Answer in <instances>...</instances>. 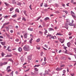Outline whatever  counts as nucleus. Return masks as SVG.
Masks as SVG:
<instances>
[{"label":"nucleus","instance_id":"nucleus-1","mask_svg":"<svg viewBox=\"0 0 76 76\" xmlns=\"http://www.w3.org/2000/svg\"><path fill=\"white\" fill-rule=\"evenodd\" d=\"M23 49L24 51H29V46L28 45H25L23 47Z\"/></svg>","mask_w":76,"mask_h":76},{"label":"nucleus","instance_id":"nucleus-2","mask_svg":"<svg viewBox=\"0 0 76 76\" xmlns=\"http://www.w3.org/2000/svg\"><path fill=\"white\" fill-rule=\"evenodd\" d=\"M71 16H72L73 18H74V19H75L76 18V15H75V13H74L73 12L71 11Z\"/></svg>","mask_w":76,"mask_h":76},{"label":"nucleus","instance_id":"nucleus-3","mask_svg":"<svg viewBox=\"0 0 76 76\" xmlns=\"http://www.w3.org/2000/svg\"><path fill=\"white\" fill-rule=\"evenodd\" d=\"M59 41L61 43V44H63V43H64V39H59Z\"/></svg>","mask_w":76,"mask_h":76},{"label":"nucleus","instance_id":"nucleus-4","mask_svg":"<svg viewBox=\"0 0 76 76\" xmlns=\"http://www.w3.org/2000/svg\"><path fill=\"white\" fill-rule=\"evenodd\" d=\"M68 25H69L70 26H73L74 27H75L76 25L75 24L72 23H69V24H68Z\"/></svg>","mask_w":76,"mask_h":76},{"label":"nucleus","instance_id":"nucleus-5","mask_svg":"<svg viewBox=\"0 0 76 76\" xmlns=\"http://www.w3.org/2000/svg\"><path fill=\"white\" fill-rule=\"evenodd\" d=\"M62 69H63V68H57L56 70L57 71H60Z\"/></svg>","mask_w":76,"mask_h":76},{"label":"nucleus","instance_id":"nucleus-6","mask_svg":"<svg viewBox=\"0 0 76 76\" xmlns=\"http://www.w3.org/2000/svg\"><path fill=\"white\" fill-rule=\"evenodd\" d=\"M24 38H27V37H28V34L25 33L24 35Z\"/></svg>","mask_w":76,"mask_h":76},{"label":"nucleus","instance_id":"nucleus-7","mask_svg":"<svg viewBox=\"0 0 76 76\" xmlns=\"http://www.w3.org/2000/svg\"><path fill=\"white\" fill-rule=\"evenodd\" d=\"M56 35H60V36H61V35H63V34H61V32H59L57 33L56 34Z\"/></svg>","mask_w":76,"mask_h":76},{"label":"nucleus","instance_id":"nucleus-8","mask_svg":"<svg viewBox=\"0 0 76 76\" xmlns=\"http://www.w3.org/2000/svg\"><path fill=\"white\" fill-rule=\"evenodd\" d=\"M44 30H45V31L44 32V34L45 35L47 34V33H48V31H47V29L45 28H44Z\"/></svg>","mask_w":76,"mask_h":76},{"label":"nucleus","instance_id":"nucleus-9","mask_svg":"<svg viewBox=\"0 0 76 76\" xmlns=\"http://www.w3.org/2000/svg\"><path fill=\"white\" fill-rule=\"evenodd\" d=\"M71 45V43L70 42H68L67 43V45L68 47H70V45Z\"/></svg>","mask_w":76,"mask_h":76},{"label":"nucleus","instance_id":"nucleus-10","mask_svg":"<svg viewBox=\"0 0 76 76\" xmlns=\"http://www.w3.org/2000/svg\"><path fill=\"white\" fill-rule=\"evenodd\" d=\"M9 23H10L9 22H8L7 23H4L3 24V26H6V25H9Z\"/></svg>","mask_w":76,"mask_h":76},{"label":"nucleus","instance_id":"nucleus-11","mask_svg":"<svg viewBox=\"0 0 76 76\" xmlns=\"http://www.w3.org/2000/svg\"><path fill=\"white\" fill-rule=\"evenodd\" d=\"M18 51L19 52H20L22 51V49L21 47H20L18 49Z\"/></svg>","mask_w":76,"mask_h":76},{"label":"nucleus","instance_id":"nucleus-12","mask_svg":"<svg viewBox=\"0 0 76 76\" xmlns=\"http://www.w3.org/2000/svg\"><path fill=\"white\" fill-rule=\"evenodd\" d=\"M49 31H54V30L53 28H48Z\"/></svg>","mask_w":76,"mask_h":76},{"label":"nucleus","instance_id":"nucleus-13","mask_svg":"<svg viewBox=\"0 0 76 76\" xmlns=\"http://www.w3.org/2000/svg\"><path fill=\"white\" fill-rule=\"evenodd\" d=\"M51 38H53V39H56V38H57V37L56 36H51V37L50 38V39H51Z\"/></svg>","mask_w":76,"mask_h":76},{"label":"nucleus","instance_id":"nucleus-14","mask_svg":"<svg viewBox=\"0 0 76 76\" xmlns=\"http://www.w3.org/2000/svg\"><path fill=\"white\" fill-rule=\"evenodd\" d=\"M28 58L29 60H31L32 59V58L31 57V56H28Z\"/></svg>","mask_w":76,"mask_h":76},{"label":"nucleus","instance_id":"nucleus-15","mask_svg":"<svg viewBox=\"0 0 76 76\" xmlns=\"http://www.w3.org/2000/svg\"><path fill=\"white\" fill-rule=\"evenodd\" d=\"M22 62H23L24 61V60L23 59V57H21L20 58Z\"/></svg>","mask_w":76,"mask_h":76},{"label":"nucleus","instance_id":"nucleus-16","mask_svg":"<svg viewBox=\"0 0 76 76\" xmlns=\"http://www.w3.org/2000/svg\"><path fill=\"white\" fill-rule=\"evenodd\" d=\"M12 17L13 18H16V17H17V15H16V14H15L12 16Z\"/></svg>","mask_w":76,"mask_h":76},{"label":"nucleus","instance_id":"nucleus-17","mask_svg":"<svg viewBox=\"0 0 76 76\" xmlns=\"http://www.w3.org/2000/svg\"><path fill=\"white\" fill-rule=\"evenodd\" d=\"M13 72L14 71H12L11 73L10 74V76H13Z\"/></svg>","mask_w":76,"mask_h":76},{"label":"nucleus","instance_id":"nucleus-18","mask_svg":"<svg viewBox=\"0 0 76 76\" xmlns=\"http://www.w3.org/2000/svg\"><path fill=\"white\" fill-rule=\"evenodd\" d=\"M50 19V18L48 17H47L45 18L44 19L45 20H49Z\"/></svg>","mask_w":76,"mask_h":76},{"label":"nucleus","instance_id":"nucleus-19","mask_svg":"<svg viewBox=\"0 0 76 76\" xmlns=\"http://www.w3.org/2000/svg\"><path fill=\"white\" fill-rule=\"evenodd\" d=\"M26 11L25 10H24V15H25L26 16H28V15H27V14H26Z\"/></svg>","mask_w":76,"mask_h":76},{"label":"nucleus","instance_id":"nucleus-20","mask_svg":"<svg viewBox=\"0 0 76 76\" xmlns=\"http://www.w3.org/2000/svg\"><path fill=\"white\" fill-rule=\"evenodd\" d=\"M28 30H29V31H33V28H28Z\"/></svg>","mask_w":76,"mask_h":76},{"label":"nucleus","instance_id":"nucleus-21","mask_svg":"<svg viewBox=\"0 0 76 76\" xmlns=\"http://www.w3.org/2000/svg\"><path fill=\"white\" fill-rule=\"evenodd\" d=\"M34 75H37L38 74V72L37 71H34Z\"/></svg>","mask_w":76,"mask_h":76},{"label":"nucleus","instance_id":"nucleus-22","mask_svg":"<svg viewBox=\"0 0 76 76\" xmlns=\"http://www.w3.org/2000/svg\"><path fill=\"white\" fill-rule=\"evenodd\" d=\"M1 44L3 45H4L6 44L5 43V42H1Z\"/></svg>","mask_w":76,"mask_h":76},{"label":"nucleus","instance_id":"nucleus-23","mask_svg":"<svg viewBox=\"0 0 76 76\" xmlns=\"http://www.w3.org/2000/svg\"><path fill=\"white\" fill-rule=\"evenodd\" d=\"M12 4H16V2L15 1V0H13L12 1Z\"/></svg>","mask_w":76,"mask_h":76},{"label":"nucleus","instance_id":"nucleus-24","mask_svg":"<svg viewBox=\"0 0 76 76\" xmlns=\"http://www.w3.org/2000/svg\"><path fill=\"white\" fill-rule=\"evenodd\" d=\"M8 61H11V62H12V63H13V60L11 59H8Z\"/></svg>","mask_w":76,"mask_h":76},{"label":"nucleus","instance_id":"nucleus-25","mask_svg":"<svg viewBox=\"0 0 76 76\" xmlns=\"http://www.w3.org/2000/svg\"><path fill=\"white\" fill-rule=\"evenodd\" d=\"M4 4L6 5V6H9V4H7V3L5 2Z\"/></svg>","mask_w":76,"mask_h":76},{"label":"nucleus","instance_id":"nucleus-26","mask_svg":"<svg viewBox=\"0 0 76 76\" xmlns=\"http://www.w3.org/2000/svg\"><path fill=\"white\" fill-rule=\"evenodd\" d=\"M44 6L45 7H48V5H47L45 3L44 4Z\"/></svg>","mask_w":76,"mask_h":76},{"label":"nucleus","instance_id":"nucleus-27","mask_svg":"<svg viewBox=\"0 0 76 76\" xmlns=\"http://www.w3.org/2000/svg\"><path fill=\"white\" fill-rule=\"evenodd\" d=\"M34 69L35 70L34 71H35L36 72H38V70H39L37 68H35Z\"/></svg>","mask_w":76,"mask_h":76},{"label":"nucleus","instance_id":"nucleus-28","mask_svg":"<svg viewBox=\"0 0 76 76\" xmlns=\"http://www.w3.org/2000/svg\"><path fill=\"white\" fill-rule=\"evenodd\" d=\"M45 73H46V75H48V74H49V73H48V71L46 70L45 71Z\"/></svg>","mask_w":76,"mask_h":76},{"label":"nucleus","instance_id":"nucleus-29","mask_svg":"<svg viewBox=\"0 0 76 76\" xmlns=\"http://www.w3.org/2000/svg\"><path fill=\"white\" fill-rule=\"evenodd\" d=\"M7 64V62H4L3 63V64L4 65H6Z\"/></svg>","mask_w":76,"mask_h":76},{"label":"nucleus","instance_id":"nucleus-30","mask_svg":"<svg viewBox=\"0 0 76 76\" xmlns=\"http://www.w3.org/2000/svg\"><path fill=\"white\" fill-rule=\"evenodd\" d=\"M42 25L43 27H45V23L44 22H43Z\"/></svg>","mask_w":76,"mask_h":76},{"label":"nucleus","instance_id":"nucleus-31","mask_svg":"<svg viewBox=\"0 0 76 76\" xmlns=\"http://www.w3.org/2000/svg\"><path fill=\"white\" fill-rule=\"evenodd\" d=\"M55 5L56 6V7H59V5L57 3H55Z\"/></svg>","mask_w":76,"mask_h":76},{"label":"nucleus","instance_id":"nucleus-32","mask_svg":"<svg viewBox=\"0 0 76 76\" xmlns=\"http://www.w3.org/2000/svg\"><path fill=\"white\" fill-rule=\"evenodd\" d=\"M16 12H18V13H19V9H17L16 10H15Z\"/></svg>","mask_w":76,"mask_h":76},{"label":"nucleus","instance_id":"nucleus-33","mask_svg":"<svg viewBox=\"0 0 76 76\" xmlns=\"http://www.w3.org/2000/svg\"><path fill=\"white\" fill-rule=\"evenodd\" d=\"M55 13H60V12H59V11L58 10L57 11H56L55 12Z\"/></svg>","mask_w":76,"mask_h":76},{"label":"nucleus","instance_id":"nucleus-34","mask_svg":"<svg viewBox=\"0 0 76 76\" xmlns=\"http://www.w3.org/2000/svg\"><path fill=\"white\" fill-rule=\"evenodd\" d=\"M14 9V8H10V12H12V10H13Z\"/></svg>","mask_w":76,"mask_h":76},{"label":"nucleus","instance_id":"nucleus-35","mask_svg":"<svg viewBox=\"0 0 76 76\" xmlns=\"http://www.w3.org/2000/svg\"><path fill=\"white\" fill-rule=\"evenodd\" d=\"M4 55H5L4 53L3 52H2L1 53V56L2 57H4Z\"/></svg>","mask_w":76,"mask_h":76},{"label":"nucleus","instance_id":"nucleus-36","mask_svg":"<svg viewBox=\"0 0 76 76\" xmlns=\"http://www.w3.org/2000/svg\"><path fill=\"white\" fill-rule=\"evenodd\" d=\"M23 20H24V21H26V18L24 17H23L22 18Z\"/></svg>","mask_w":76,"mask_h":76},{"label":"nucleus","instance_id":"nucleus-37","mask_svg":"<svg viewBox=\"0 0 76 76\" xmlns=\"http://www.w3.org/2000/svg\"><path fill=\"white\" fill-rule=\"evenodd\" d=\"M5 28L7 31H9V27H6Z\"/></svg>","mask_w":76,"mask_h":76},{"label":"nucleus","instance_id":"nucleus-38","mask_svg":"<svg viewBox=\"0 0 76 76\" xmlns=\"http://www.w3.org/2000/svg\"><path fill=\"white\" fill-rule=\"evenodd\" d=\"M11 57V56L9 55H7L6 56H5V57Z\"/></svg>","mask_w":76,"mask_h":76},{"label":"nucleus","instance_id":"nucleus-39","mask_svg":"<svg viewBox=\"0 0 76 76\" xmlns=\"http://www.w3.org/2000/svg\"><path fill=\"white\" fill-rule=\"evenodd\" d=\"M40 66V65H37L34 66V67H39Z\"/></svg>","mask_w":76,"mask_h":76},{"label":"nucleus","instance_id":"nucleus-40","mask_svg":"<svg viewBox=\"0 0 76 76\" xmlns=\"http://www.w3.org/2000/svg\"><path fill=\"white\" fill-rule=\"evenodd\" d=\"M22 4V3L20 2H19L18 4H17V5H18L19 6H20Z\"/></svg>","mask_w":76,"mask_h":76},{"label":"nucleus","instance_id":"nucleus-41","mask_svg":"<svg viewBox=\"0 0 76 76\" xmlns=\"http://www.w3.org/2000/svg\"><path fill=\"white\" fill-rule=\"evenodd\" d=\"M10 68V66H8L7 68V70L8 69H9Z\"/></svg>","mask_w":76,"mask_h":76},{"label":"nucleus","instance_id":"nucleus-42","mask_svg":"<svg viewBox=\"0 0 76 76\" xmlns=\"http://www.w3.org/2000/svg\"><path fill=\"white\" fill-rule=\"evenodd\" d=\"M36 48H37V50H40L41 48L40 47H36Z\"/></svg>","mask_w":76,"mask_h":76},{"label":"nucleus","instance_id":"nucleus-43","mask_svg":"<svg viewBox=\"0 0 76 76\" xmlns=\"http://www.w3.org/2000/svg\"><path fill=\"white\" fill-rule=\"evenodd\" d=\"M2 60L3 61H6V60H7V58H4L2 59Z\"/></svg>","mask_w":76,"mask_h":76},{"label":"nucleus","instance_id":"nucleus-44","mask_svg":"<svg viewBox=\"0 0 76 76\" xmlns=\"http://www.w3.org/2000/svg\"><path fill=\"white\" fill-rule=\"evenodd\" d=\"M66 48H67V47L65 46H64V50H66Z\"/></svg>","mask_w":76,"mask_h":76},{"label":"nucleus","instance_id":"nucleus-45","mask_svg":"<svg viewBox=\"0 0 76 76\" xmlns=\"http://www.w3.org/2000/svg\"><path fill=\"white\" fill-rule=\"evenodd\" d=\"M11 71H12V70L10 69H9L7 70V72L9 73V72H11Z\"/></svg>","mask_w":76,"mask_h":76},{"label":"nucleus","instance_id":"nucleus-46","mask_svg":"<svg viewBox=\"0 0 76 76\" xmlns=\"http://www.w3.org/2000/svg\"><path fill=\"white\" fill-rule=\"evenodd\" d=\"M29 70H30V69L29 68L27 70H26L25 71V72H28V71H29Z\"/></svg>","mask_w":76,"mask_h":76},{"label":"nucleus","instance_id":"nucleus-47","mask_svg":"<svg viewBox=\"0 0 76 76\" xmlns=\"http://www.w3.org/2000/svg\"><path fill=\"white\" fill-rule=\"evenodd\" d=\"M13 21L14 22V23H17V21L16 20H13Z\"/></svg>","mask_w":76,"mask_h":76},{"label":"nucleus","instance_id":"nucleus-48","mask_svg":"<svg viewBox=\"0 0 76 76\" xmlns=\"http://www.w3.org/2000/svg\"><path fill=\"white\" fill-rule=\"evenodd\" d=\"M41 18V16L39 17L36 20H39V19H40V18Z\"/></svg>","mask_w":76,"mask_h":76},{"label":"nucleus","instance_id":"nucleus-49","mask_svg":"<svg viewBox=\"0 0 76 76\" xmlns=\"http://www.w3.org/2000/svg\"><path fill=\"white\" fill-rule=\"evenodd\" d=\"M41 18V16L39 17L36 20H39V19H40V18Z\"/></svg>","mask_w":76,"mask_h":76},{"label":"nucleus","instance_id":"nucleus-50","mask_svg":"<svg viewBox=\"0 0 76 76\" xmlns=\"http://www.w3.org/2000/svg\"><path fill=\"white\" fill-rule=\"evenodd\" d=\"M37 42H39V39H37Z\"/></svg>","mask_w":76,"mask_h":76},{"label":"nucleus","instance_id":"nucleus-51","mask_svg":"<svg viewBox=\"0 0 76 76\" xmlns=\"http://www.w3.org/2000/svg\"><path fill=\"white\" fill-rule=\"evenodd\" d=\"M71 3H73L74 4H75V3H74V2L73 1V0H71Z\"/></svg>","mask_w":76,"mask_h":76},{"label":"nucleus","instance_id":"nucleus-52","mask_svg":"<svg viewBox=\"0 0 76 76\" xmlns=\"http://www.w3.org/2000/svg\"><path fill=\"white\" fill-rule=\"evenodd\" d=\"M63 73H66V70H63Z\"/></svg>","mask_w":76,"mask_h":76},{"label":"nucleus","instance_id":"nucleus-53","mask_svg":"<svg viewBox=\"0 0 76 76\" xmlns=\"http://www.w3.org/2000/svg\"><path fill=\"white\" fill-rule=\"evenodd\" d=\"M67 51H68L67 50H66L65 51V54H68L67 53Z\"/></svg>","mask_w":76,"mask_h":76},{"label":"nucleus","instance_id":"nucleus-54","mask_svg":"<svg viewBox=\"0 0 76 76\" xmlns=\"http://www.w3.org/2000/svg\"><path fill=\"white\" fill-rule=\"evenodd\" d=\"M41 56H42V55H43V52H42L40 54Z\"/></svg>","mask_w":76,"mask_h":76},{"label":"nucleus","instance_id":"nucleus-55","mask_svg":"<svg viewBox=\"0 0 76 76\" xmlns=\"http://www.w3.org/2000/svg\"><path fill=\"white\" fill-rule=\"evenodd\" d=\"M45 64H46V63H45V62H43L42 63V65H43V66H44V65H45Z\"/></svg>","mask_w":76,"mask_h":76},{"label":"nucleus","instance_id":"nucleus-56","mask_svg":"<svg viewBox=\"0 0 76 76\" xmlns=\"http://www.w3.org/2000/svg\"><path fill=\"white\" fill-rule=\"evenodd\" d=\"M15 41H16V42H18L19 41V39H15Z\"/></svg>","mask_w":76,"mask_h":76},{"label":"nucleus","instance_id":"nucleus-57","mask_svg":"<svg viewBox=\"0 0 76 76\" xmlns=\"http://www.w3.org/2000/svg\"><path fill=\"white\" fill-rule=\"evenodd\" d=\"M45 47L47 48H48V46H47V45H45Z\"/></svg>","mask_w":76,"mask_h":76},{"label":"nucleus","instance_id":"nucleus-58","mask_svg":"<svg viewBox=\"0 0 76 76\" xmlns=\"http://www.w3.org/2000/svg\"><path fill=\"white\" fill-rule=\"evenodd\" d=\"M66 22H70V20L69 19H67Z\"/></svg>","mask_w":76,"mask_h":76},{"label":"nucleus","instance_id":"nucleus-59","mask_svg":"<svg viewBox=\"0 0 76 76\" xmlns=\"http://www.w3.org/2000/svg\"><path fill=\"white\" fill-rule=\"evenodd\" d=\"M64 66H65V65H62L60 66V67H64Z\"/></svg>","mask_w":76,"mask_h":76},{"label":"nucleus","instance_id":"nucleus-60","mask_svg":"<svg viewBox=\"0 0 76 76\" xmlns=\"http://www.w3.org/2000/svg\"><path fill=\"white\" fill-rule=\"evenodd\" d=\"M70 75L72 76H74L75 75V74H74V73H73L72 74H70Z\"/></svg>","mask_w":76,"mask_h":76},{"label":"nucleus","instance_id":"nucleus-61","mask_svg":"<svg viewBox=\"0 0 76 76\" xmlns=\"http://www.w3.org/2000/svg\"><path fill=\"white\" fill-rule=\"evenodd\" d=\"M8 16H7V15H6V16H5L4 17V18H7V17Z\"/></svg>","mask_w":76,"mask_h":76},{"label":"nucleus","instance_id":"nucleus-62","mask_svg":"<svg viewBox=\"0 0 76 76\" xmlns=\"http://www.w3.org/2000/svg\"><path fill=\"white\" fill-rule=\"evenodd\" d=\"M65 28L66 29H68V28H69V26H67L66 27H65Z\"/></svg>","mask_w":76,"mask_h":76},{"label":"nucleus","instance_id":"nucleus-63","mask_svg":"<svg viewBox=\"0 0 76 76\" xmlns=\"http://www.w3.org/2000/svg\"><path fill=\"white\" fill-rule=\"evenodd\" d=\"M42 4H43V3H41V4H40V6L41 7H42Z\"/></svg>","mask_w":76,"mask_h":76},{"label":"nucleus","instance_id":"nucleus-64","mask_svg":"<svg viewBox=\"0 0 76 76\" xmlns=\"http://www.w3.org/2000/svg\"><path fill=\"white\" fill-rule=\"evenodd\" d=\"M74 50L75 53H76V48H75Z\"/></svg>","mask_w":76,"mask_h":76}]
</instances>
